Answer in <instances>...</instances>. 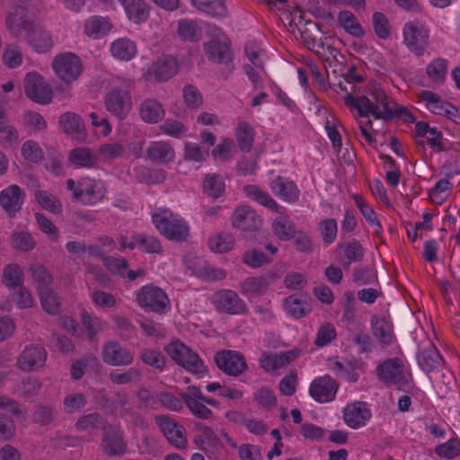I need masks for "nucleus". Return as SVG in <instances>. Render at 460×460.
I'll list each match as a JSON object with an SVG mask.
<instances>
[{"mask_svg":"<svg viewBox=\"0 0 460 460\" xmlns=\"http://www.w3.org/2000/svg\"><path fill=\"white\" fill-rule=\"evenodd\" d=\"M40 7L38 0H17L6 16L5 25L16 37L22 36L24 31L26 41L32 49L38 53H47L53 47L52 37L49 31L31 20Z\"/></svg>","mask_w":460,"mask_h":460,"instance_id":"f257e3e1","label":"nucleus"},{"mask_svg":"<svg viewBox=\"0 0 460 460\" xmlns=\"http://www.w3.org/2000/svg\"><path fill=\"white\" fill-rule=\"evenodd\" d=\"M66 184L67 190L72 191L73 199L85 206H93L102 201L107 191L102 181L90 177L81 178L78 181L68 179Z\"/></svg>","mask_w":460,"mask_h":460,"instance_id":"f03ea898","label":"nucleus"},{"mask_svg":"<svg viewBox=\"0 0 460 460\" xmlns=\"http://www.w3.org/2000/svg\"><path fill=\"white\" fill-rule=\"evenodd\" d=\"M153 224L161 234L171 241H185L189 235L187 223L169 210H160L152 215Z\"/></svg>","mask_w":460,"mask_h":460,"instance_id":"7ed1b4c3","label":"nucleus"},{"mask_svg":"<svg viewBox=\"0 0 460 460\" xmlns=\"http://www.w3.org/2000/svg\"><path fill=\"white\" fill-rule=\"evenodd\" d=\"M135 295L137 305L146 311L163 314L171 308L167 294L153 284L143 286L136 290Z\"/></svg>","mask_w":460,"mask_h":460,"instance_id":"20e7f679","label":"nucleus"},{"mask_svg":"<svg viewBox=\"0 0 460 460\" xmlns=\"http://www.w3.org/2000/svg\"><path fill=\"white\" fill-rule=\"evenodd\" d=\"M51 66L55 75L66 84L75 82L84 71L79 56L68 51L56 55Z\"/></svg>","mask_w":460,"mask_h":460,"instance_id":"39448f33","label":"nucleus"},{"mask_svg":"<svg viewBox=\"0 0 460 460\" xmlns=\"http://www.w3.org/2000/svg\"><path fill=\"white\" fill-rule=\"evenodd\" d=\"M165 350L172 359L187 371L203 375L207 372L204 361L199 356L181 341H173L165 347Z\"/></svg>","mask_w":460,"mask_h":460,"instance_id":"423d86ee","label":"nucleus"},{"mask_svg":"<svg viewBox=\"0 0 460 460\" xmlns=\"http://www.w3.org/2000/svg\"><path fill=\"white\" fill-rule=\"evenodd\" d=\"M165 350L172 359L187 371L203 375L207 372L204 361L199 356L181 341H173L165 347Z\"/></svg>","mask_w":460,"mask_h":460,"instance_id":"0eeeda50","label":"nucleus"},{"mask_svg":"<svg viewBox=\"0 0 460 460\" xmlns=\"http://www.w3.org/2000/svg\"><path fill=\"white\" fill-rule=\"evenodd\" d=\"M165 350L172 359L187 371L203 375L207 372L204 361L199 356L181 341H173L165 347Z\"/></svg>","mask_w":460,"mask_h":460,"instance_id":"6e6552de","label":"nucleus"},{"mask_svg":"<svg viewBox=\"0 0 460 460\" xmlns=\"http://www.w3.org/2000/svg\"><path fill=\"white\" fill-rule=\"evenodd\" d=\"M210 301L219 314L246 315L249 312L244 300L232 289L222 288L214 292Z\"/></svg>","mask_w":460,"mask_h":460,"instance_id":"1a4fd4ad","label":"nucleus"},{"mask_svg":"<svg viewBox=\"0 0 460 460\" xmlns=\"http://www.w3.org/2000/svg\"><path fill=\"white\" fill-rule=\"evenodd\" d=\"M403 43L416 57L420 58L426 52L429 43V31L420 22H408L402 29Z\"/></svg>","mask_w":460,"mask_h":460,"instance_id":"9d476101","label":"nucleus"},{"mask_svg":"<svg viewBox=\"0 0 460 460\" xmlns=\"http://www.w3.org/2000/svg\"><path fill=\"white\" fill-rule=\"evenodd\" d=\"M404 368L403 361L394 357L380 362L376 368V375L379 381L387 386L403 385L408 382Z\"/></svg>","mask_w":460,"mask_h":460,"instance_id":"9b49d317","label":"nucleus"},{"mask_svg":"<svg viewBox=\"0 0 460 460\" xmlns=\"http://www.w3.org/2000/svg\"><path fill=\"white\" fill-rule=\"evenodd\" d=\"M214 362L224 374L230 376H239L248 368L245 357L241 352L232 349L216 352Z\"/></svg>","mask_w":460,"mask_h":460,"instance_id":"f8f14e48","label":"nucleus"},{"mask_svg":"<svg viewBox=\"0 0 460 460\" xmlns=\"http://www.w3.org/2000/svg\"><path fill=\"white\" fill-rule=\"evenodd\" d=\"M26 96L40 104H48L52 101L53 92L43 76L37 72L28 73L24 78Z\"/></svg>","mask_w":460,"mask_h":460,"instance_id":"ddd939ff","label":"nucleus"},{"mask_svg":"<svg viewBox=\"0 0 460 460\" xmlns=\"http://www.w3.org/2000/svg\"><path fill=\"white\" fill-rule=\"evenodd\" d=\"M104 105L111 114L119 120H123L132 109L131 93L126 90L113 89L106 93Z\"/></svg>","mask_w":460,"mask_h":460,"instance_id":"4468645a","label":"nucleus"},{"mask_svg":"<svg viewBox=\"0 0 460 460\" xmlns=\"http://www.w3.org/2000/svg\"><path fill=\"white\" fill-rule=\"evenodd\" d=\"M134 353L119 341H108L102 349V359L114 367H127L134 362Z\"/></svg>","mask_w":460,"mask_h":460,"instance_id":"2eb2a0df","label":"nucleus"},{"mask_svg":"<svg viewBox=\"0 0 460 460\" xmlns=\"http://www.w3.org/2000/svg\"><path fill=\"white\" fill-rule=\"evenodd\" d=\"M155 423L168 442L179 449L187 447L188 441L184 436V428L167 415L155 417Z\"/></svg>","mask_w":460,"mask_h":460,"instance_id":"dca6fc26","label":"nucleus"},{"mask_svg":"<svg viewBox=\"0 0 460 460\" xmlns=\"http://www.w3.org/2000/svg\"><path fill=\"white\" fill-rule=\"evenodd\" d=\"M47 350L42 345L30 344L24 348L17 360V367L22 371H33L44 366Z\"/></svg>","mask_w":460,"mask_h":460,"instance_id":"f3484780","label":"nucleus"},{"mask_svg":"<svg viewBox=\"0 0 460 460\" xmlns=\"http://www.w3.org/2000/svg\"><path fill=\"white\" fill-rule=\"evenodd\" d=\"M371 417V410L365 402L357 401L348 404L343 409V420L346 425L353 429L366 426Z\"/></svg>","mask_w":460,"mask_h":460,"instance_id":"a211bd4d","label":"nucleus"},{"mask_svg":"<svg viewBox=\"0 0 460 460\" xmlns=\"http://www.w3.org/2000/svg\"><path fill=\"white\" fill-rule=\"evenodd\" d=\"M338 388V383L326 375L313 380L309 387V394L316 402L324 403L334 400Z\"/></svg>","mask_w":460,"mask_h":460,"instance_id":"6ab92c4d","label":"nucleus"},{"mask_svg":"<svg viewBox=\"0 0 460 460\" xmlns=\"http://www.w3.org/2000/svg\"><path fill=\"white\" fill-rule=\"evenodd\" d=\"M337 261L345 269H349L352 263L359 262L365 256V249L358 240L341 243L335 250Z\"/></svg>","mask_w":460,"mask_h":460,"instance_id":"aec40b11","label":"nucleus"},{"mask_svg":"<svg viewBox=\"0 0 460 460\" xmlns=\"http://www.w3.org/2000/svg\"><path fill=\"white\" fill-rule=\"evenodd\" d=\"M277 279L276 273L270 272L261 276L246 278L240 284V292L249 299L263 296L269 286Z\"/></svg>","mask_w":460,"mask_h":460,"instance_id":"412c9836","label":"nucleus"},{"mask_svg":"<svg viewBox=\"0 0 460 460\" xmlns=\"http://www.w3.org/2000/svg\"><path fill=\"white\" fill-rule=\"evenodd\" d=\"M25 197L23 189L11 184L0 191V206L10 217H14L22 209Z\"/></svg>","mask_w":460,"mask_h":460,"instance_id":"4be33fe9","label":"nucleus"},{"mask_svg":"<svg viewBox=\"0 0 460 460\" xmlns=\"http://www.w3.org/2000/svg\"><path fill=\"white\" fill-rule=\"evenodd\" d=\"M102 447L108 456H122L127 451V442L123 438V432L116 428L103 429Z\"/></svg>","mask_w":460,"mask_h":460,"instance_id":"5701e85b","label":"nucleus"},{"mask_svg":"<svg viewBox=\"0 0 460 460\" xmlns=\"http://www.w3.org/2000/svg\"><path fill=\"white\" fill-rule=\"evenodd\" d=\"M420 99L426 103L427 109L434 114L445 116L449 119L457 116V108L450 102H444L438 93L423 90L420 93Z\"/></svg>","mask_w":460,"mask_h":460,"instance_id":"b1692460","label":"nucleus"},{"mask_svg":"<svg viewBox=\"0 0 460 460\" xmlns=\"http://www.w3.org/2000/svg\"><path fill=\"white\" fill-rule=\"evenodd\" d=\"M344 102L350 110L357 111L359 117L365 118L372 115L376 119L384 118V112L379 106L375 105L374 102L367 96L355 98L351 93H347L344 96Z\"/></svg>","mask_w":460,"mask_h":460,"instance_id":"393cba45","label":"nucleus"},{"mask_svg":"<svg viewBox=\"0 0 460 460\" xmlns=\"http://www.w3.org/2000/svg\"><path fill=\"white\" fill-rule=\"evenodd\" d=\"M232 225L242 231H256L261 226V219L249 206H240L232 215Z\"/></svg>","mask_w":460,"mask_h":460,"instance_id":"a878e982","label":"nucleus"},{"mask_svg":"<svg viewBox=\"0 0 460 460\" xmlns=\"http://www.w3.org/2000/svg\"><path fill=\"white\" fill-rule=\"evenodd\" d=\"M273 194L288 203H296L299 199L300 190L296 183L283 176H277L270 183Z\"/></svg>","mask_w":460,"mask_h":460,"instance_id":"bb28decb","label":"nucleus"},{"mask_svg":"<svg viewBox=\"0 0 460 460\" xmlns=\"http://www.w3.org/2000/svg\"><path fill=\"white\" fill-rule=\"evenodd\" d=\"M58 124L66 135L79 141H84L87 134L84 120L75 112L66 111L60 115Z\"/></svg>","mask_w":460,"mask_h":460,"instance_id":"cd10ccee","label":"nucleus"},{"mask_svg":"<svg viewBox=\"0 0 460 460\" xmlns=\"http://www.w3.org/2000/svg\"><path fill=\"white\" fill-rule=\"evenodd\" d=\"M203 49L208 59L212 62L227 65L233 60V52L227 41L211 40L203 44Z\"/></svg>","mask_w":460,"mask_h":460,"instance_id":"c85d7f7f","label":"nucleus"},{"mask_svg":"<svg viewBox=\"0 0 460 460\" xmlns=\"http://www.w3.org/2000/svg\"><path fill=\"white\" fill-rule=\"evenodd\" d=\"M300 353L301 350L297 349L281 353H264L260 364L266 372L275 371L290 364Z\"/></svg>","mask_w":460,"mask_h":460,"instance_id":"c756f323","label":"nucleus"},{"mask_svg":"<svg viewBox=\"0 0 460 460\" xmlns=\"http://www.w3.org/2000/svg\"><path fill=\"white\" fill-rule=\"evenodd\" d=\"M302 14H300V25L297 26L303 44L308 49L314 51L316 54H320V49H323L324 48L323 40L318 38L320 28L317 23L312 21L302 23Z\"/></svg>","mask_w":460,"mask_h":460,"instance_id":"7c9ffc66","label":"nucleus"},{"mask_svg":"<svg viewBox=\"0 0 460 460\" xmlns=\"http://www.w3.org/2000/svg\"><path fill=\"white\" fill-rule=\"evenodd\" d=\"M372 332L382 347H387L394 341L393 323L385 316L375 314L370 320Z\"/></svg>","mask_w":460,"mask_h":460,"instance_id":"2f4dec72","label":"nucleus"},{"mask_svg":"<svg viewBox=\"0 0 460 460\" xmlns=\"http://www.w3.org/2000/svg\"><path fill=\"white\" fill-rule=\"evenodd\" d=\"M113 28L109 17L92 15L85 20L84 32L89 38L99 40L105 37Z\"/></svg>","mask_w":460,"mask_h":460,"instance_id":"473e14b6","label":"nucleus"},{"mask_svg":"<svg viewBox=\"0 0 460 460\" xmlns=\"http://www.w3.org/2000/svg\"><path fill=\"white\" fill-rule=\"evenodd\" d=\"M179 65L172 56H163L152 66L151 74L160 82L167 81L178 72Z\"/></svg>","mask_w":460,"mask_h":460,"instance_id":"72a5a7b5","label":"nucleus"},{"mask_svg":"<svg viewBox=\"0 0 460 460\" xmlns=\"http://www.w3.org/2000/svg\"><path fill=\"white\" fill-rule=\"evenodd\" d=\"M417 360L420 367L426 372L434 371L444 364V359L439 351L431 343L418 353Z\"/></svg>","mask_w":460,"mask_h":460,"instance_id":"f704fd0d","label":"nucleus"},{"mask_svg":"<svg viewBox=\"0 0 460 460\" xmlns=\"http://www.w3.org/2000/svg\"><path fill=\"white\" fill-rule=\"evenodd\" d=\"M165 111L163 104L156 99L147 98L139 107V116L146 123L155 124L164 117Z\"/></svg>","mask_w":460,"mask_h":460,"instance_id":"c9c22d12","label":"nucleus"},{"mask_svg":"<svg viewBox=\"0 0 460 460\" xmlns=\"http://www.w3.org/2000/svg\"><path fill=\"white\" fill-rule=\"evenodd\" d=\"M121 4L128 18L135 23L145 22L149 17L150 9L145 0H122Z\"/></svg>","mask_w":460,"mask_h":460,"instance_id":"e433bc0d","label":"nucleus"},{"mask_svg":"<svg viewBox=\"0 0 460 460\" xmlns=\"http://www.w3.org/2000/svg\"><path fill=\"white\" fill-rule=\"evenodd\" d=\"M146 156L152 162L166 164L173 160L175 154L172 146L168 142L155 141L146 149Z\"/></svg>","mask_w":460,"mask_h":460,"instance_id":"4c0bfd02","label":"nucleus"},{"mask_svg":"<svg viewBox=\"0 0 460 460\" xmlns=\"http://www.w3.org/2000/svg\"><path fill=\"white\" fill-rule=\"evenodd\" d=\"M111 55L119 60L129 61L137 52L136 43L128 38H119L111 42L110 46Z\"/></svg>","mask_w":460,"mask_h":460,"instance_id":"58836bf2","label":"nucleus"},{"mask_svg":"<svg viewBox=\"0 0 460 460\" xmlns=\"http://www.w3.org/2000/svg\"><path fill=\"white\" fill-rule=\"evenodd\" d=\"M284 305L288 313L296 319L303 318L312 311V306L307 298L297 294L288 296L285 299Z\"/></svg>","mask_w":460,"mask_h":460,"instance_id":"ea45409f","label":"nucleus"},{"mask_svg":"<svg viewBox=\"0 0 460 460\" xmlns=\"http://www.w3.org/2000/svg\"><path fill=\"white\" fill-rule=\"evenodd\" d=\"M274 234L281 241H289L296 234L295 224L289 219V217L284 213H279V216L271 224Z\"/></svg>","mask_w":460,"mask_h":460,"instance_id":"a19ab883","label":"nucleus"},{"mask_svg":"<svg viewBox=\"0 0 460 460\" xmlns=\"http://www.w3.org/2000/svg\"><path fill=\"white\" fill-rule=\"evenodd\" d=\"M191 4L201 13L215 18H223L227 14L224 0H190Z\"/></svg>","mask_w":460,"mask_h":460,"instance_id":"79ce46f5","label":"nucleus"},{"mask_svg":"<svg viewBox=\"0 0 460 460\" xmlns=\"http://www.w3.org/2000/svg\"><path fill=\"white\" fill-rule=\"evenodd\" d=\"M247 197L256 201L258 204L269 208L271 211L278 212L280 206L279 203L266 191L257 185H247L244 187Z\"/></svg>","mask_w":460,"mask_h":460,"instance_id":"37998d69","label":"nucleus"},{"mask_svg":"<svg viewBox=\"0 0 460 460\" xmlns=\"http://www.w3.org/2000/svg\"><path fill=\"white\" fill-rule=\"evenodd\" d=\"M68 160L76 167H94L98 158L88 147H77L70 151Z\"/></svg>","mask_w":460,"mask_h":460,"instance_id":"c03bdc74","label":"nucleus"},{"mask_svg":"<svg viewBox=\"0 0 460 460\" xmlns=\"http://www.w3.org/2000/svg\"><path fill=\"white\" fill-rule=\"evenodd\" d=\"M203 193L216 199L222 197L226 190L225 181L217 173H208L203 180Z\"/></svg>","mask_w":460,"mask_h":460,"instance_id":"a18cd8bd","label":"nucleus"},{"mask_svg":"<svg viewBox=\"0 0 460 460\" xmlns=\"http://www.w3.org/2000/svg\"><path fill=\"white\" fill-rule=\"evenodd\" d=\"M39 296L41 306L46 313L51 315H58L60 313V298L53 289L50 288H40Z\"/></svg>","mask_w":460,"mask_h":460,"instance_id":"49530a36","label":"nucleus"},{"mask_svg":"<svg viewBox=\"0 0 460 460\" xmlns=\"http://www.w3.org/2000/svg\"><path fill=\"white\" fill-rule=\"evenodd\" d=\"M337 21L349 34L357 38L364 36L365 32L361 24L351 12L347 10L341 11L338 13Z\"/></svg>","mask_w":460,"mask_h":460,"instance_id":"de8ad7c7","label":"nucleus"},{"mask_svg":"<svg viewBox=\"0 0 460 460\" xmlns=\"http://www.w3.org/2000/svg\"><path fill=\"white\" fill-rule=\"evenodd\" d=\"M448 61L442 58L433 59L426 67L428 77L435 84H443L447 74Z\"/></svg>","mask_w":460,"mask_h":460,"instance_id":"09e8293b","label":"nucleus"},{"mask_svg":"<svg viewBox=\"0 0 460 460\" xmlns=\"http://www.w3.org/2000/svg\"><path fill=\"white\" fill-rule=\"evenodd\" d=\"M75 428L78 431H93L95 429L107 428L104 425L103 417L99 412L84 414L77 419Z\"/></svg>","mask_w":460,"mask_h":460,"instance_id":"8fccbe9b","label":"nucleus"},{"mask_svg":"<svg viewBox=\"0 0 460 460\" xmlns=\"http://www.w3.org/2000/svg\"><path fill=\"white\" fill-rule=\"evenodd\" d=\"M58 416V411L51 404H37L34 406L32 420L41 426L50 425Z\"/></svg>","mask_w":460,"mask_h":460,"instance_id":"3c124183","label":"nucleus"},{"mask_svg":"<svg viewBox=\"0 0 460 460\" xmlns=\"http://www.w3.org/2000/svg\"><path fill=\"white\" fill-rule=\"evenodd\" d=\"M235 137L242 151L248 153L252 150L254 141V130L248 122L241 121L238 124Z\"/></svg>","mask_w":460,"mask_h":460,"instance_id":"603ef678","label":"nucleus"},{"mask_svg":"<svg viewBox=\"0 0 460 460\" xmlns=\"http://www.w3.org/2000/svg\"><path fill=\"white\" fill-rule=\"evenodd\" d=\"M35 199L45 210L53 214H61L63 211V206L59 199L46 190L36 191Z\"/></svg>","mask_w":460,"mask_h":460,"instance_id":"864d4df0","label":"nucleus"},{"mask_svg":"<svg viewBox=\"0 0 460 460\" xmlns=\"http://www.w3.org/2000/svg\"><path fill=\"white\" fill-rule=\"evenodd\" d=\"M134 239L137 248L144 252L160 254L163 252L161 242L155 236L141 233L134 234Z\"/></svg>","mask_w":460,"mask_h":460,"instance_id":"5fc2aeb1","label":"nucleus"},{"mask_svg":"<svg viewBox=\"0 0 460 460\" xmlns=\"http://www.w3.org/2000/svg\"><path fill=\"white\" fill-rule=\"evenodd\" d=\"M138 408L141 410H159L158 393L153 394L146 387H139L136 392Z\"/></svg>","mask_w":460,"mask_h":460,"instance_id":"6e6d98bb","label":"nucleus"},{"mask_svg":"<svg viewBox=\"0 0 460 460\" xmlns=\"http://www.w3.org/2000/svg\"><path fill=\"white\" fill-rule=\"evenodd\" d=\"M81 322L86 330L88 338L92 341L99 332L104 330L106 325L105 321L87 312H84L81 314Z\"/></svg>","mask_w":460,"mask_h":460,"instance_id":"4d7b16f0","label":"nucleus"},{"mask_svg":"<svg viewBox=\"0 0 460 460\" xmlns=\"http://www.w3.org/2000/svg\"><path fill=\"white\" fill-rule=\"evenodd\" d=\"M234 237L226 233L211 235L208 241V247L214 252L224 253L234 247Z\"/></svg>","mask_w":460,"mask_h":460,"instance_id":"13d9d810","label":"nucleus"},{"mask_svg":"<svg viewBox=\"0 0 460 460\" xmlns=\"http://www.w3.org/2000/svg\"><path fill=\"white\" fill-rule=\"evenodd\" d=\"M141 372L136 367H130L127 371L120 372L119 370H112L109 374L111 382L114 385H121L129 383H137L141 380Z\"/></svg>","mask_w":460,"mask_h":460,"instance_id":"bf43d9fd","label":"nucleus"},{"mask_svg":"<svg viewBox=\"0 0 460 460\" xmlns=\"http://www.w3.org/2000/svg\"><path fill=\"white\" fill-rule=\"evenodd\" d=\"M29 270L31 273L33 279L39 285L38 292L40 288H49L53 283V276L45 266L40 263H34L31 265Z\"/></svg>","mask_w":460,"mask_h":460,"instance_id":"052dcab7","label":"nucleus"},{"mask_svg":"<svg viewBox=\"0 0 460 460\" xmlns=\"http://www.w3.org/2000/svg\"><path fill=\"white\" fill-rule=\"evenodd\" d=\"M177 33L182 40L195 41L199 38V26L192 20L182 19L178 22Z\"/></svg>","mask_w":460,"mask_h":460,"instance_id":"680f3d73","label":"nucleus"},{"mask_svg":"<svg viewBox=\"0 0 460 460\" xmlns=\"http://www.w3.org/2000/svg\"><path fill=\"white\" fill-rule=\"evenodd\" d=\"M87 404V399L84 394L72 393L65 396L63 400L64 411L66 413L79 411Z\"/></svg>","mask_w":460,"mask_h":460,"instance_id":"e2e57ef3","label":"nucleus"},{"mask_svg":"<svg viewBox=\"0 0 460 460\" xmlns=\"http://www.w3.org/2000/svg\"><path fill=\"white\" fill-rule=\"evenodd\" d=\"M337 337V332L334 325L331 323H325L319 328L314 340V345L322 348L330 344Z\"/></svg>","mask_w":460,"mask_h":460,"instance_id":"0e129e2a","label":"nucleus"},{"mask_svg":"<svg viewBox=\"0 0 460 460\" xmlns=\"http://www.w3.org/2000/svg\"><path fill=\"white\" fill-rule=\"evenodd\" d=\"M140 358L146 365L159 370H164L166 364V359L162 353L152 349H144Z\"/></svg>","mask_w":460,"mask_h":460,"instance_id":"69168bd1","label":"nucleus"},{"mask_svg":"<svg viewBox=\"0 0 460 460\" xmlns=\"http://www.w3.org/2000/svg\"><path fill=\"white\" fill-rule=\"evenodd\" d=\"M13 246L22 252H29L35 248L36 242L28 232H15L12 235Z\"/></svg>","mask_w":460,"mask_h":460,"instance_id":"338daca9","label":"nucleus"},{"mask_svg":"<svg viewBox=\"0 0 460 460\" xmlns=\"http://www.w3.org/2000/svg\"><path fill=\"white\" fill-rule=\"evenodd\" d=\"M436 454L438 456L453 459L460 455V440L458 438H451L447 442L436 447Z\"/></svg>","mask_w":460,"mask_h":460,"instance_id":"774afa93","label":"nucleus"}]
</instances>
